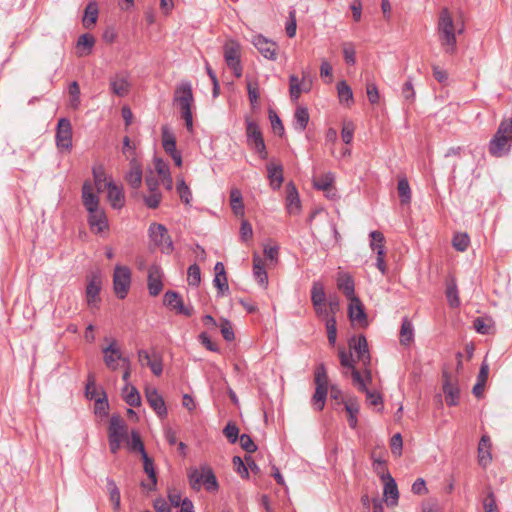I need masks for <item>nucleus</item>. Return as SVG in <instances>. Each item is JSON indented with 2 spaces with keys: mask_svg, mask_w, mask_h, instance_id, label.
I'll list each match as a JSON object with an SVG mask.
<instances>
[{
  "mask_svg": "<svg viewBox=\"0 0 512 512\" xmlns=\"http://www.w3.org/2000/svg\"><path fill=\"white\" fill-rule=\"evenodd\" d=\"M325 301L326 293L323 284L319 281L313 282L311 289V302L313 306H319L320 304L325 303Z\"/></svg>",
  "mask_w": 512,
  "mask_h": 512,
  "instance_id": "40",
  "label": "nucleus"
},
{
  "mask_svg": "<svg viewBox=\"0 0 512 512\" xmlns=\"http://www.w3.org/2000/svg\"><path fill=\"white\" fill-rule=\"evenodd\" d=\"M314 382L315 387H322L328 389V376L326 372V367L323 363L319 364L314 373Z\"/></svg>",
  "mask_w": 512,
  "mask_h": 512,
  "instance_id": "47",
  "label": "nucleus"
},
{
  "mask_svg": "<svg viewBox=\"0 0 512 512\" xmlns=\"http://www.w3.org/2000/svg\"><path fill=\"white\" fill-rule=\"evenodd\" d=\"M252 43L264 58L268 60L277 59L278 46L276 42L259 34L253 37Z\"/></svg>",
  "mask_w": 512,
  "mask_h": 512,
  "instance_id": "15",
  "label": "nucleus"
},
{
  "mask_svg": "<svg viewBox=\"0 0 512 512\" xmlns=\"http://www.w3.org/2000/svg\"><path fill=\"white\" fill-rule=\"evenodd\" d=\"M107 199L114 209H121L125 204V196L122 187L111 180L107 182Z\"/></svg>",
  "mask_w": 512,
  "mask_h": 512,
  "instance_id": "22",
  "label": "nucleus"
},
{
  "mask_svg": "<svg viewBox=\"0 0 512 512\" xmlns=\"http://www.w3.org/2000/svg\"><path fill=\"white\" fill-rule=\"evenodd\" d=\"M398 194L401 204L407 205L411 202V189L406 177H401L397 185Z\"/></svg>",
  "mask_w": 512,
  "mask_h": 512,
  "instance_id": "41",
  "label": "nucleus"
},
{
  "mask_svg": "<svg viewBox=\"0 0 512 512\" xmlns=\"http://www.w3.org/2000/svg\"><path fill=\"white\" fill-rule=\"evenodd\" d=\"M308 122H309V113H308L307 108H305L303 106H298L294 113V121H293L294 129L299 132H303L306 129Z\"/></svg>",
  "mask_w": 512,
  "mask_h": 512,
  "instance_id": "31",
  "label": "nucleus"
},
{
  "mask_svg": "<svg viewBox=\"0 0 512 512\" xmlns=\"http://www.w3.org/2000/svg\"><path fill=\"white\" fill-rule=\"evenodd\" d=\"M56 145L60 150L70 151L72 148V125L66 118L58 121L56 129Z\"/></svg>",
  "mask_w": 512,
  "mask_h": 512,
  "instance_id": "12",
  "label": "nucleus"
},
{
  "mask_svg": "<svg viewBox=\"0 0 512 512\" xmlns=\"http://www.w3.org/2000/svg\"><path fill=\"white\" fill-rule=\"evenodd\" d=\"M104 354L105 365L112 371L117 370L123 365V359H127L122 355L121 350L116 346V341L112 340L111 343L102 349Z\"/></svg>",
  "mask_w": 512,
  "mask_h": 512,
  "instance_id": "14",
  "label": "nucleus"
},
{
  "mask_svg": "<svg viewBox=\"0 0 512 512\" xmlns=\"http://www.w3.org/2000/svg\"><path fill=\"white\" fill-rule=\"evenodd\" d=\"M483 508L485 512H498L496 499L493 492H489L484 499Z\"/></svg>",
  "mask_w": 512,
  "mask_h": 512,
  "instance_id": "64",
  "label": "nucleus"
},
{
  "mask_svg": "<svg viewBox=\"0 0 512 512\" xmlns=\"http://www.w3.org/2000/svg\"><path fill=\"white\" fill-rule=\"evenodd\" d=\"M443 379V392L446 397V402L449 406H455L459 401V387L456 381H454V379L447 372H443Z\"/></svg>",
  "mask_w": 512,
  "mask_h": 512,
  "instance_id": "20",
  "label": "nucleus"
},
{
  "mask_svg": "<svg viewBox=\"0 0 512 512\" xmlns=\"http://www.w3.org/2000/svg\"><path fill=\"white\" fill-rule=\"evenodd\" d=\"M384 241L385 237L380 231H372L370 233V247L377 253V256H384Z\"/></svg>",
  "mask_w": 512,
  "mask_h": 512,
  "instance_id": "39",
  "label": "nucleus"
},
{
  "mask_svg": "<svg viewBox=\"0 0 512 512\" xmlns=\"http://www.w3.org/2000/svg\"><path fill=\"white\" fill-rule=\"evenodd\" d=\"M132 274L129 267L116 265L113 273V290L119 299H125L129 293Z\"/></svg>",
  "mask_w": 512,
  "mask_h": 512,
  "instance_id": "8",
  "label": "nucleus"
},
{
  "mask_svg": "<svg viewBox=\"0 0 512 512\" xmlns=\"http://www.w3.org/2000/svg\"><path fill=\"white\" fill-rule=\"evenodd\" d=\"M130 86L128 75L124 72L117 73L110 77V89L116 96H126L130 91Z\"/></svg>",
  "mask_w": 512,
  "mask_h": 512,
  "instance_id": "21",
  "label": "nucleus"
},
{
  "mask_svg": "<svg viewBox=\"0 0 512 512\" xmlns=\"http://www.w3.org/2000/svg\"><path fill=\"white\" fill-rule=\"evenodd\" d=\"M339 358H340V363L343 367H346L348 369L351 370V376L353 377V372L354 371H358L356 368H355V362L352 358V354L351 353H348L345 351L344 348H341L339 350Z\"/></svg>",
  "mask_w": 512,
  "mask_h": 512,
  "instance_id": "53",
  "label": "nucleus"
},
{
  "mask_svg": "<svg viewBox=\"0 0 512 512\" xmlns=\"http://www.w3.org/2000/svg\"><path fill=\"white\" fill-rule=\"evenodd\" d=\"M145 397L150 407L160 417L164 418L167 416V408L162 396L158 393L154 387H147L145 389Z\"/></svg>",
  "mask_w": 512,
  "mask_h": 512,
  "instance_id": "18",
  "label": "nucleus"
},
{
  "mask_svg": "<svg viewBox=\"0 0 512 512\" xmlns=\"http://www.w3.org/2000/svg\"><path fill=\"white\" fill-rule=\"evenodd\" d=\"M127 426L124 420L119 416H112L108 427V440L110 451L116 454L122 443L127 440Z\"/></svg>",
  "mask_w": 512,
  "mask_h": 512,
  "instance_id": "5",
  "label": "nucleus"
},
{
  "mask_svg": "<svg viewBox=\"0 0 512 512\" xmlns=\"http://www.w3.org/2000/svg\"><path fill=\"white\" fill-rule=\"evenodd\" d=\"M81 198L86 211L100 207V198L98 194L93 191V185L89 181L83 183Z\"/></svg>",
  "mask_w": 512,
  "mask_h": 512,
  "instance_id": "23",
  "label": "nucleus"
},
{
  "mask_svg": "<svg viewBox=\"0 0 512 512\" xmlns=\"http://www.w3.org/2000/svg\"><path fill=\"white\" fill-rule=\"evenodd\" d=\"M350 300V304L348 307V314L352 321H362L365 319L366 315L363 310L362 304L360 303L359 299L355 296Z\"/></svg>",
  "mask_w": 512,
  "mask_h": 512,
  "instance_id": "34",
  "label": "nucleus"
},
{
  "mask_svg": "<svg viewBox=\"0 0 512 512\" xmlns=\"http://www.w3.org/2000/svg\"><path fill=\"white\" fill-rule=\"evenodd\" d=\"M162 145L163 149L167 154L177 152L176 149V138L167 126H163L162 129Z\"/></svg>",
  "mask_w": 512,
  "mask_h": 512,
  "instance_id": "35",
  "label": "nucleus"
},
{
  "mask_svg": "<svg viewBox=\"0 0 512 512\" xmlns=\"http://www.w3.org/2000/svg\"><path fill=\"white\" fill-rule=\"evenodd\" d=\"M230 206L236 216L244 215L243 196L238 188H232L230 191Z\"/></svg>",
  "mask_w": 512,
  "mask_h": 512,
  "instance_id": "32",
  "label": "nucleus"
},
{
  "mask_svg": "<svg viewBox=\"0 0 512 512\" xmlns=\"http://www.w3.org/2000/svg\"><path fill=\"white\" fill-rule=\"evenodd\" d=\"M289 84H290V87H289L290 97L293 101H297L299 99L302 91L309 90V87H304L303 89L301 88L300 80L295 75H291L289 77Z\"/></svg>",
  "mask_w": 512,
  "mask_h": 512,
  "instance_id": "45",
  "label": "nucleus"
},
{
  "mask_svg": "<svg viewBox=\"0 0 512 512\" xmlns=\"http://www.w3.org/2000/svg\"><path fill=\"white\" fill-rule=\"evenodd\" d=\"M88 212V224L95 233H102L108 229V219L104 210L99 207Z\"/></svg>",
  "mask_w": 512,
  "mask_h": 512,
  "instance_id": "16",
  "label": "nucleus"
},
{
  "mask_svg": "<svg viewBox=\"0 0 512 512\" xmlns=\"http://www.w3.org/2000/svg\"><path fill=\"white\" fill-rule=\"evenodd\" d=\"M286 208L289 214H296L300 211L301 202L295 185L290 182L286 185Z\"/></svg>",
  "mask_w": 512,
  "mask_h": 512,
  "instance_id": "26",
  "label": "nucleus"
},
{
  "mask_svg": "<svg viewBox=\"0 0 512 512\" xmlns=\"http://www.w3.org/2000/svg\"><path fill=\"white\" fill-rule=\"evenodd\" d=\"M328 389L315 387V392L312 397V406L316 411H322L325 407Z\"/></svg>",
  "mask_w": 512,
  "mask_h": 512,
  "instance_id": "43",
  "label": "nucleus"
},
{
  "mask_svg": "<svg viewBox=\"0 0 512 512\" xmlns=\"http://www.w3.org/2000/svg\"><path fill=\"white\" fill-rule=\"evenodd\" d=\"M267 260L273 262L277 258H254L253 276L258 284L264 288L268 285V275L266 271Z\"/></svg>",
  "mask_w": 512,
  "mask_h": 512,
  "instance_id": "24",
  "label": "nucleus"
},
{
  "mask_svg": "<svg viewBox=\"0 0 512 512\" xmlns=\"http://www.w3.org/2000/svg\"><path fill=\"white\" fill-rule=\"evenodd\" d=\"M372 382V374L370 369L364 371V375H361L359 371L353 372V383L357 386L358 390L362 391L366 395V399L371 406L382 405V397L378 392L371 391L367 388V385Z\"/></svg>",
  "mask_w": 512,
  "mask_h": 512,
  "instance_id": "9",
  "label": "nucleus"
},
{
  "mask_svg": "<svg viewBox=\"0 0 512 512\" xmlns=\"http://www.w3.org/2000/svg\"><path fill=\"white\" fill-rule=\"evenodd\" d=\"M446 295L450 306L458 307L460 305L458 291L455 283L448 285Z\"/></svg>",
  "mask_w": 512,
  "mask_h": 512,
  "instance_id": "60",
  "label": "nucleus"
},
{
  "mask_svg": "<svg viewBox=\"0 0 512 512\" xmlns=\"http://www.w3.org/2000/svg\"><path fill=\"white\" fill-rule=\"evenodd\" d=\"M151 245L162 254H170L173 250L172 240L168 235L166 227L162 224L153 223L149 227Z\"/></svg>",
  "mask_w": 512,
  "mask_h": 512,
  "instance_id": "7",
  "label": "nucleus"
},
{
  "mask_svg": "<svg viewBox=\"0 0 512 512\" xmlns=\"http://www.w3.org/2000/svg\"><path fill=\"white\" fill-rule=\"evenodd\" d=\"M342 51L344 60L348 65H354L356 63V50L354 44L351 42H345L342 44Z\"/></svg>",
  "mask_w": 512,
  "mask_h": 512,
  "instance_id": "51",
  "label": "nucleus"
},
{
  "mask_svg": "<svg viewBox=\"0 0 512 512\" xmlns=\"http://www.w3.org/2000/svg\"><path fill=\"white\" fill-rule=\"evenodd\" d=\"M473 326L480 334H489L491 329L490 322L482 317L476 318L473 322Z\"/></svg>",
  "mask_w": 512,
  "mask_h": 512,
  "instance_id": "63",
  "label": "nucleus"
},
{
  "mask_svg": "<svg viewBox=\"0 0 512 512\" xmlns=\"http://www.w3.org/2000/svg\"><path fill=\"white\" fill-rule=\"evenodd\" d=\"M269 119L274 133L282 136L285 131L283 123L277 113L272 109L269 110Z\"/></svg>",
  "mask_w": 512,
  "mask_h": 512,
  "instance_id": "56",
  "label": "nucleus"
},
{
  "mask_svg": "<svg viewBox=\"0 0 512 512\" xmlns=\"http://www.w3.org/2000/svg\"><path fill=\"white\" fill-rule=\"evenodd\" d=\"M402 446H403L402 436L400 433H396L391 438V443H390L392 454L399 457L402 454Z\"/></svg>",
  "mask_w": 512,
  "mask_h": 512,
  "instance_id": "62",
  "label": "nucleus"
},
{
  "mask_svg": "<svg viewBox=\"0 0 512 512\" xmlns=\"http://www.w3.org/2000/svg\"><path fill=\"white\" fill-rule=\"evenodd\" d=\"M189 481L192 489L200 490L203 486L208 492H216L218 490V482L209 467H201L193 469L189 472Z\"/></svg>",
  "mask_w": 512,
  "mask_h": 512,
  "instance_id": "4",
  "label": "nucleus"
},
{
  "mask_svg": "<svg viewBox=\"0 0 512 512\" xmlns=\"http://www.w3.org/2000/svg\"><path fill=\"white\" fill-rule=\"evenodd\" d=\"M325 325L329 344L333 346L336 343L337 338V327L335 317L331 316V318H328L326 320Z\"/></svg>",
  "mask_w": 512,
  "mask_h": 512,
  "instance_id": "54",
  "label": "nucleus"
},
{
  "mask_svg": "<svg viewBox=\"0 0 512 512\" xmlns=\"http://www.w3.org/2000/svg\"><path fill=\"white\" fill-rule=\"evenodd\" d=\"M188 284L191 286H198L201 281V273L198 265L194 264L188 268Z\"/></svg>",
  "mask_w": 512,
  "mask_h": 512,
  "instance_id": "57",
  "label": "nucleus"
},
{
  "mask_svg": "<svg viewBox=\"0 0 512 512\" xmlns=\"http://www.w3.org/2000/svg\"><path fill=\"white\" fill-rule=\"evenodd\" d=\"M174 104H177L180 108L181 117L185 121V126L189 132L193 131V116H192V105L194 102L192 85L189 81H181L175 88Z\"/></svg>",
  "mask_w": 512,
  "mask_h": 512,
  "instance_id": "3",
  "label": "nucleus"
},
{
  "mask_svg": "<svg viewBox=\"0 0 512 512\" xmlns=\"http://www.w3.org/2000/svg\"><path fill=\"white\" fill-rule=\"evenodd\" d=\"M177 192L181 198V200L186 204H190L192 193L185 183L184 179H180L177 183Z\"/></svg>",
  "mask_w": 512,
  "mask_h": 512,
  "instance_id": "55",
  "label": "nucleus"
},
{
  "mask_svg": "<svg viewBox=\"0 0 512 512\" xmlns=\"http://www.w3.org/2000/svg\"><path fill=\"white\" fill-rule=\"evenodd\" d=\"M334 175L332 173H326L313 180V185L316 189L321 191H328L334 183Z\"/></svg>",
  "mask_w": 512,
  "mask_h": 512,
  "instance_id": "46",
  "label": "nucleus"
},
{
  "mask_svg": "<svg viewBox=\"0 0 512 512\" xmlns=\"http://www.w3.org/2000/svg\"><path fill=\"white\" fill-rule=\"evenodd\" d=\"M414 340V328L408 318L402 320L400 329V343L402 345H409Z\"/></svg>",
  "mask_w": 512,
  "mask_h": 512,
  "instance_id": "37",
  "label": "nucleus"
},
{
  "mask_svg": "<svg viewBox=\"0 0 512 512\" xmlns=\"http://www.w3.org/2000/svg\"><path fill=\"white\" fill-rule=\"evenodd\" d=\"M223 57L227 66L233 71L236 78H240L243 73L241 65V46L234 40H228L223 45Z\"/></svg>",
  "mask_w": 512,
  "mask_h": 512,
  "instance_id": "6",
  "label": "nucleus"
},
{
  "mask_svg": "<svg viewBox=\"0 0 512 512\" xmlns=\"http://www.w3.org/2000/svg\"><path fill=\"white\" fill-rule=\"evenodd\" d=\"M337 287L344 295L351 299L355 297L354 281L348 274H340L337 278Z\"/></svg>",
  "mask_w": 512,
  "mask_h": 512,
  "instance_id": "30",
  "label": "nucleus"
},
{
  "mask_svg": "<svg viewBox=\"0 0 512 512\" xmlns=\"http://www.w3.org/2000/svg\"><path fill=\"white\" fill-rule=\"evenodd\" d=\"M163 303L171 310H174L177 314L185 316H191L192 314V309L185 307L181 296L175 291H167L164 294Z\"/></svg>",
  "mask_w": 512,
  "mask_h": 512,
  "instance_id": "17",
  "label": "nucleus"
},
{
  "mask_svg": "<svg viewBox=\"0 0 512 512\" xmlns=\"http://www.w3.org/2000/svg\"><path fill=\"white\" fill-rule=\"evenodd\" d=\"M123 397L125 402L131 407H137L141 404L140 394L134 386H128L127 391L123 390Z\"/></svg>",
  "mask_w": 512,
  "mask_h": 512,
  "instance_id": "48",
  "label": "nucleus"
},
{
  "mask_svg": "<svg viewBox=\"0 0 512 512\" xmlns=\"http://www.w3.org/2000/svg\"><path fill=\"white\" fill-rule=\"evenodd\" d=\"M268 178L270 185L274 190L281 187L283 183V168L281 165L268 164L267 165Z\"/></svg>",
  "mask_w": 512,
  "mask_h": 512,
  "instance_id": "29",
  "label": "nucleus"
},
{
  "mask_svg": "<svg viewBox=\"0 0 512 512\" xmlns=\"http://www.w3.org/2000/svg\"><path fill=\"white\" fill-rule=\"evenodd\" d=\"M469 245V237L466 233H459L453 237V246L459 252H464Z\"/></svg>",
  "mask_w": 512,
  "mask_h": 512,
  "instance_id": "58",
  "label": "nucleus"
},
{
  "mask_svg": "<svg viewBox=\"0 0 512 512\" xmlns=\"http://www.w3.org/2000/svg\"><path fill=\"white\" fill-rule=\"evenodd\" d=\"M345 411L348 414V423L351 428H356L358 419L357 414L359 412V404L356 399H348L345 402Z\"/></svg>",
  "mask_w": 512,
  "mask_h": 512,
  "instance_id": "38",
  "label": "nucleus"
},
{
  "mask_svg": "<svg viewBox=\"0 0 512 512\" xmlns=\"http://www.w3.org/2000/svg\"><path fill=\"white\" fill-rule=\"evenodd\" d=\"M141 455H142V458H143L144 471L146 472V474L148 475L149 479L151 480V484L149 486H147V488L149 490H154L155 487H156V484H157V478H156V473H155L153 461L148 457L146 452L144 454H141ZM142 486L146 487V484L143 482Z\"/></svg>",
  "mask_w": 512,
  "mask_h": 512,
  "instance_id": "36",
  "label": "nucleus"
},
{
  "mask_svg": "<svg viewBox=\"0 0 512 512\" xmlns=\"http://www.w3.org/2000/svg\"><path fill=\"white\" fill-rule=\"evenodd\" d=\"M490 448V439L488 436H482L479 446H478V459L479 464L482 466H487L491 461V454L489 451Z\"/></svg>",
  "mask_w": 512,
  "mask_h": 512,
  "instance_id": "33",
  "label": "nucleus"
},
{
  "mask_svg": "<svg viewBox=\"0 0 512 512\" xmlns=\"http://www.w3.org/2000/svg\"><path fill=\"white\" fill-rule=\"evenodd\" d=\"M464 22L455 21L447 7H443L438 15L436 35L444 54L453 56L457 53V36L463 34Z\"/></svg>",
  "mask_w": 512,
  "mask_h": 512,
  "instance_id": "1",
  "label": "nucleus"
},
{
  "mask_svg": "<svg viewBox=\"0 0 512 512\" xmlns=\"http://www.w3.org/2000/svg\"><path fill=\"white\" fill-rule=\"evenodd\" d=\"M107 490L109 493L110 502L112 503L114 510H119L121 502L120 490L118 489L113 479H107Z\"/></svg>",
  "mask_w": 512,
  "mask_h": 512,
  "instance_id": "44",
  "label": "nucleus"
},
{
  "mask_svg": "<svg viewBox=\"0 0 512 512\" xmlns=\"http://www.w3.org/2000/svg\"><path fill=\"white\" fill-rule=\"evenodd\" d=\"M102 275L100 271H93L87 276L86 300L90 307H98L101 298Z\"/></svg>",
  "mask_w": 512,
  "mask_h": 512,
  "instance_id": "11",
  "label": "nucleus"
},
{
  "mask_svg": "<svg viewBox=\"0 0 512 512\" xmlns=\"http://www.w3.org/2000/svg\"><path fill=\"white\" fill-rule=\"evenodd\" d=\"M349 347L354 350L357 355L358 360L363 364L366 369H369L368 366L371 363V356L368 350V343L363 335H359L358 337H352L349 340Z\"/></svg>",
  "mask_w": 512,
  "mask_h": 512,
  "instance_id": "13",
  "label": "nucleus"
},
{
  "mask_svg": "<svg viewBox=\"0 0 512 512\" xmlns=\"http://www.w3.org/2000/svg\"><path fill=\"white\" fill-rule=\"evenodd\" d=\"M93 178L97 192H103L107 188V182L105 172L101 166L93 168Z\"/></svg>",
  "mask_w": 512,
  "mask_h": 512,
  "instance_id": "49",
  "label": "nucleus"
},
{
  "mask_svg": "<svg viewBox=\"0 0 512 512\" xmlns=\"http://www.w3.org/2000/svg\"><path fill=\"white\" fill-rule=\"evenodd\" d=\"M512 147V118L501 121L496 133L488 144L489 154L500 158L507 155Z\"/></svg>",
  "mask_w": 512,
  "mask_h": 512,
  "instance_id": "2",
  "label": "nucleus"
},
{
  "mask_svg": "<svg viewBox=\"0 0 512 512\" xmlns=\"http://www.w3.org/2000/svg\"><path fill=\"white\" fill-rule=\"evenodd\" d=\"M98 18V7L95 2H90L85 9V15L83 17V25L86 28H91L95 25Z\"/></svg>",
  "mask_w": 512,
  "mask_h": 512,
  "instance_id": "42",
  "label": "nucleus"
},
{
  "mask_svg": "<svg viewBox=\"0 0 512 512\" xmlns=\"http://www.w3.org/2000/svg\"><path fill=\"white\" fill-rule=\"evenodd\" d=\"M214 271V286L219 290L221 294H223L224 292H227L229 290L224 264L222 262H217L214 266Z\"/></svg>",
  "mask_w": 512,
  "mask_h": 512,
  "instance_id": "28",
  "label": "nucleus"
},
{
  "mask_svg": "<svg viewBox=\"0 0 512 512\" xmlns=\"http://www.w3.org/2000/svg\"><path fill=\"white\" fill-rule=\"evenodd\" d=\"M132 188L138 189L142 184V168L136 159L130 161V170L125 176Z\"/></svg>",
  "mask_w": 512,
  "mask_h": 512,
  "instance_id": "27",
  "label": "nucleus"
},
{
  "mask_svg": "<svg viewBox=\"0 0 512 512\" xmlns=\"http://www.w3.org/2000/svg\"><path fill=\"white\" fill-rule=\"evenodd\" d=\"M382 479L385 480L383 494L386 499L387 505L392 507L396 506L398 504L399 491L395 480L389 473L383 475Z\"/></svg>",
  "mask_w": 512,
  "mask_h": 512,
  "instance_id": "25",
  "label": "nucleus"
},
{
  "mask_svg": "<svg viewBox=\"0 0 512 512\" xmlns=\"http://www.w3.org/2000/svg\"><path fill=\"white\" fill-rule=\"evenodd\" d=\"M355 126L353 122L351 121H345L343 123L342 131H341V137L344 143L350 144L353 140Z\"/></svg>",
  "mask_w": 512,
  "mask_h": 512,
  "instance_id": "59",
  "label": "nucleus"
},
{
  "mask_svg": "<svg viewBox=\"0 0 512 512\" xmlns=\"http://www.w3.org/2000/svg\"><path fill=\"white\" fill-rule=\"evenodd\" d=\"M148 290L153 297L160 294L163 289V272L157 265H152L148 270Z\"/></svg>",
  "mask_w": 512,
  "mask_h": 512,
  "instance_id": "19",
  "label": "nucleus"
},
{
  "mask_svg": "<svg viewBox=\"0 0 512 512\" xmlns=\"http://www.w3.org/2000/svg\"><path fill=\"white\" fill-rule=\"evenodd\" d=\"M223 433L225 435V437L229 440V442L231 443H235L237 442V440L240 438L239 437V429L238 427L233 424V423H228L224 430H223Z\"/></svg>",
  "mask_w": 512,
  "mask_h": 512,
  "instance_id": "61",
  "label": "nucleus"
},
{
  "mask_svg": "<svg viewBox=\"0 0 512 512\" xmlns=\"http://www.w3.org/2000/svg\"><path fill=\"white\" fill-rule=\"evenodd\" d=\"M337 92L340 102L353 100V92L349 85L345 81H340L337 84Z\"/></svg>",
  "mask_w": 512,
  "mask_h": 512,
  "instance_id": "52",
  "label": "nucleus"
},
{
  "mask_svg": "<svg viewBox=\"0 0 512 512\" xmlns=\"http://www.w3.org/2000/svg\"><path fill=\"white\" fill-rule=\"evenodd\" d=\"M245 122L248 145H250L262 159H266V145L259 125L250 118H246Z\"/></svg>",
  "mask_w": 512,
  "mask_h": 512,
  "instance_id": "10",
  "label": "nucleus"
},
{
  "mask_svg": "<svg viewBox=\"0 0 512 512\" xmlns=\"http://www.w3.org/2000/svg\"><path fill=\"white\" fill-rule=\"evenodd\" d=\"M125 442L131 450L139 451L141 454L146 452L140 435L134 430L131 432V439L127 438Z\"/></svg>",
  "mask_w": 512,
  "mask_h": 512,
  "instance_id": "50",
  "label": "nucleus"
}]
</instances>
